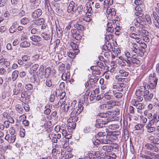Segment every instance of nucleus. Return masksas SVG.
Segmentation results:
<instances>
[{
  "mask_svg": "<svg viewBox=\"0 0 159 159\" xmlns=\"http://www.w3.org/2000/svg\"><path fill=\"white\" fill-rule=\"evenodd\" d=\"M118 114V112L115 110L109 111L107 113H99L97 116L95 126L98 128L105 127L108 122L115 120L116 117L115 116Z\"/></svg>",
  "mask_w": 159,
  "mask_h": 159,
  "instance_id": "1",
  "label": "nucleus"
},
{
  "mask_svg": "<svg viewBox=\"0 0 159 159\" xmlns=\"http://www.w3.org/2000/svg\"><path fill=\"white\" fill-rule=\"evenodd\" d=\"M146 83L143 84V86H140L139 88L136 90L135 92L136 98L138 102H141L143 100L144 98L146 101H150L153 96V94L152 93H149V92L146 88Z\"/></svg>",
  "mask_w": 159,
  "mask_h": 159,
  "instance_id": "2",
  "label": "nucleus"
},
{
  "mask_svg": "<svg viewBox=\"0 0 159 159\" xmlns=\"http://www.w3.org/2000/svg\"><path fill=\"white\" fill-rule=\"evenodd\" d=\"M89 92H87L84 95H82L79 102L78 109H75L73 111L77 113V114H79L83 110L84 107L83 105L84 104L85 101H88Z\"/></svg>",
  "mask_w": 159,
  "mask_h": 159,
  "instance_id": "3",
  "label": "nucleus"
},
{
  "mask_svg": "<svg viewBox=\"0 0 159 159\" xmlns=\"http://www.w3.org/2000/svg\"><path fill=\"white\" fill-rule=\"evenodd\" d=\"M77 113L74 111L70 112V117L67 120V126L70 128L74 129L75 127V122L78 119V117L77 116L79 115L77 114Z\"/></svg>",
  "mask_w": 159,
  "mask_h": 159,
  "instance_id": "4",
  "label": "nucleus"
},
{
  "mask_svg": "<svg viewBox=\"0 0 159 159\" xmlns=\"http://www.w3.org/2000/svg\"><path fill=\"white\" fill-rule=\"evenodd\" d=\"M158 78L156 76V74L155 73H153L152 74H151L149 76V82L148 85L150 89H155L156 86Z\"/></svg>",
  "mask_w": 159,
  "mask_h": 159,
  "instance_id": "5",
  "label": "nucleus"
},
{
  "mask_svg": "<svg viewBox=\"0 0 159 159\" xmlns=\"http://www.w3.org/2000/svg\"><path fill=\"white\" fill-rule=\"evenodd\" d=\"M102 153L100 154L99 151L95 152L94 154L93 158L94 159H116V156L114 153H111L106 155L105 158L101 157Z\"/></svg>",
  "mask_w": 159,
  "mask_h": 159,
  "instance_id": "6",
  "label": "nucleus"
},
{
  "mask_svg": "<svg viewBox=\"0 0 159 159\" xmlns=\"http://www.w3.org/2000/svg\"><path fill=\"white\" fill-rule=\"evenodd\" d=\"M23 88L22 84L20 83H18L17 86L13 89V94L17 95L20 93L22 92Z\"/></svg>",
  "mask_w": 159,
  "mask_h": 159,
  "instance_id": "7",
  "label": "nucleus"
},
{
  "mask_svg": "<svg viewBox=\"0 0 159 159\" xmlns=\"http://www.w3.org/2000/svg\"><path fill=\"white\" fill-rule=\"evenodd\" d=\"M72 37L75 39L79 40L82 38L81 35L79 33L78 30L76 29H73L71 31Z\"/></svg>",
  "mask_w": 159,
  "mask_h": 159,
  "instance_id": "8",
  "label": "nucleus"
},
{
  "mask_svg": "<svg viewBox=\"0 0 159 159\" xmlns=\"http://www.w3.org/2000/svg\"><path fill=\"white\" fill-rule=\"evenodd\" d=\"M84 11L85 13H89L88 14L89 16H91L93 11H92V8L90 5V2H88L86 3L84 7Z\"/></svg>",
  "mask_w": 159,
  "mask_h": 159,
  "instance_id": "9",
  "label": "nucleus"
},
{
  "mask_svg": "<svg viewBox=\"0 0 159 159\" xmlns=\"http://www.w3.org/2000/svg\"><path fill=\"white\" fill-rule=\"evenodd\" d=\"M145 147L147 149L153 152H157L159 150L158 148L155 145H153L151 143H147L145 145Z\"/></svg>",
  "mask_w": 159,
  "mask_h": 159,
  "instance_id": "10",
  "label": "nucleus"
},
{
  "mask_svg": "<svg viewBox=\"0 0 159 159\" xmlns=\"http://www.w3.org/2000/svg\"><path fill=\"white\" fill-rule=\"evenodd\" d=\"M144 28H141V29H139L137 32H136V33L138 34L137 35H139V36L143 37H144L145 36H147L148 35L149 33L148 31L144 30Z\"/></svg>",
  "mask_w": 159,
  "mask_h": 159,
  "instance_id": "11",
  "label": "nucleus"
},
{
  "mask_svg": "<svg viewBox=\"0 0 159 159\" xmlns=\"http://www.w3.org/2000/svg\"><path fill=\"white\" fill-rule=\"evenodd\" d=\"M42 11L40 9H38L31 13V16L34 19H36L40 17L42 14Z\"/></svg>",
  "mask_w": 159,
  "mask_h": 159,
  "instance_id": "12",
  "label": "nucleus"
},
{
  "mask_svg": "<svg viewBox=\"0 0 159 159\" xmlns=\"http://www.w3.org/2000/svg\"><path fill=\"white\" fill-rule=\"evenodd\" d=\"M124 55L125 58L126 59V62L127 64V66L128 67L130 66V61H131L132 57H131V53L127 51H126L124 52Z\"/></svg>",
  "mask_w": 159,
  "mask_h": 159,
  "instance_id": "13",
  "label": "nucleus"
},
{
  "mask_svg": "<svg viewBox=\"0 0 159 159\" xmlns=\"http://www.w3.org/2000/svg\"><path fill=\"white\" fill-rule=\"evenodd\" d=\"M140 157L141 159H151V152L146 151L144 153H141Z\"/></svg>",
  "mask_w": 159,
  "mask_h": 159,
  "instance_id": "14",
  "label": "nucleus"
},
{
  "mask_svg": "<svg viewBox=\"0 0 159 159\" xmlns=\"http://www.w3.org/2000/svg\"><path fill=\"white\" fill-rule=\"evenodd\" d=\"M21 97L20 98V100L22 102L25 103L28 100V98L27 97L26 93L25 91H23L21 93Z\"/></svg>",
  "mask_w": 159,
  "mask_h": 159,
  "instance_id": "15",
  "label": "nucleus"
},
{
  "mask_svg": "<svg viewBox=\"0 0 159 159\" xmlns=\"http://www.w3.org/2000/svg\"><path fill=\"white\" fill-rule=\"evenodd\" d=\"M98 67L93 66L91 67L90 69L93 70L92 72L93 74V75H99L101 74V70L98 68Z\"/></svg>",
  "mask_w": 159,
  "mask_h": 159,
  "instance_id": "16",
  "label": "nucleus"
},
{
  "mask_svg": "<svg viewBox=\"0 0 159 159\" xmlns=\"http://www.w3.org/2000/svg\"><path fill=\"white\" fill-rule=\"evenodd\" d=\"M16 139V136L14 135H7L5 138V139L7 140L9 143H13Z\"/></svg>",
  "mask_w": 159,
  "mask_h": 159,
  "instance_id": "17",
  "label": "nucleus"
},
{
  "mask_svg": "<svg viewBox=\"0 0 159 159\" xmlns=\"http://www.w3.org/2000/svg\"><path fill=\"white\" fill-rule=\"evenodd\" d=\"M153 125L149 123L145 126L147 131L149 133H152L155 130V128L152 126Z\"/></svg>",
  "mask_w": 159,
  "mask_h": 159,
  "instance_id": "18",
  "label": "nucleus"
},
{
  "mask_svg": "<svg viewBox=\"0 0 159 159\" xmlns=\"http://www.w3.org/2000/svg\"><path fill=\"white\" fill-rule=\"evenodd\" d=\"M131 47H132L131 48V51L134 52L135 53H139V48L137 44L135 43H132Z\"/></svg>",
  "mask_w": 159,
  "mask_h": 159,
  "instance_id": "19",
  "label": "nucleus"
},
{
  "mask_svg": "<svg viewBox=\"0 0 159 159\" xmlns=\"http://www.w3.org/2000/svg\"><path fill=\"white\" fill-rule=\"evenodd\" d=\"M135 107L138 110L137 111L139 113H142L141 110L144 108V105L143 103L139 102L137 103V104L136 105Z\"/></svg>",
  "mask_w": 159,
  "mask_h": 159,
  "instance_id": "20",
  "label": "nucleus"
},
{
  "mask_svg": "<svg viewBox=\"0 0 159 159\" xmlns=\"http://www.w3.org/2000/svg\"><path fill=\"white\" fill-rule=\"evenodd\" d=\"M159 120V117H157V115L156 114H154L153 116V118L149 121V123L151 124H152L154 125L155 123H156Z\"/></svg>",
  "mask_w": 159,
  "mask_h": 159,
  "instance_id": "21",
  "label": "nucleus"
},
{
  "mask_svg": "<svg viewBox=\"0 0 159 159\" xmlns=\"http://www.w3.org/2000/svg\"><path fill=\"white\" fill-rule=\"evenodd\" d=\"M34 25H40L43 24L44 23V20L43 18H40L36 20L33 21Z\"/></svg>",
  "mask_w": 159,
  "mask_h": 159,
  "instance_id": "22",
  "label": "nucleus"
},
{
  "mask_svg": "<svg viewBox=\"0 0 159 159\" xmlns=\"http://www.w3.org/2000/svg\"><path fill=\"white\" fill-rule=\"evenodd\" d=\"M30 39L34 42H38L40 41L42 39V38L39 36L33 35L30 37Z\"/></svg>",
  "mask_w": 159,
  "mask_h": 159,
  "instance_id": "23",
  "label": "nucleus"
},
{
  "mask_svg": "<svg viewBox=\"0 0 159 159\" xmlns=\"http://www.w3.org/2000/svg\"><path fill=\"white\" fill-rule=\"evenodd\" d=\"M52 107V106L50 104H46L45 106V110L44 111V113L46 115H49L51 112L50 108Z\"/></svg>",
  "mask_w": 159,
  "mask_h": 159,
  "instance_id": "24",
  "label": "nucleus"
},
{
  "mask_svg": "<svg viewBox=\"0 0 159 159\" xmlns=\"http://www.w3.org/2000/svg\"><path fill=\"white\" fill-rule=\"evenodd\" d=\"M75 3L73 1H71L69 3L67 9L68 12H70L73 10L75 7Z\"/></svg>",
  "mask_w": 159,
  "mask_h": 159,
  "instance_id": "25",
  "label": "nucleus"
},
{
  "mask_svg": "<svg viewBox=\"0 0 159 159\" xmlns=\"http://www.w3.org/2000/svg\"><path fill=\"white\" fill-rule=\"evenodd\" d=\"M107 137L106 135L103 137L100 138L101 143H102L108 144L110 143V140L107 139Z\"/></svg>",
  "mask_w": 159,
  "mask_h": 159,
  "instance_id": "26",
  "label": "nucleus"
},
{
  "mask_svg": "<svg viewBox=\"0 0 159 159\" xmlns=\"http://www.w3.org/2000/svg\"><path fill=\"white\" fill-rule=\"evenodd\" d=\"M41 36L46 40H49L51 37L50 34L45 32H43L42 33Z\"/></svg>",
  "mask_w": 159,
  "mask_h": 159,
  "instance_id": "27",
  "label": "nucleus"
},
{
  "mask_svg": "<svg viewBox=\"0 0 159 159\" xmlns=\"http://www.w3.org/2000/svg\"><path fill=\"white\" fill-rule=\"evenodd\" d=\"M113 148V147L110 145H106L102 147V149L104 151L109 152Z\"/></svg>",
  "mask_w": 159,
  "mask_h": 159,
  "instance_id": "28",
  "label": "nucleus"
},
{
  "mask_svg": "<svg viewBox=\"0 0 159 159\" xmlns=\"http://www.w3.org/2000/svg\"><path fill=\"white\" fill-rule=\"evenodd\" d=\"M113 2V0H105L103 2V6L104 8L107 7L111 5Z\"/></svg>",
  "mask_w": 159,
  "mask_h": 159,
  "instance_id": "29",
  "label": "nucleus"
},
{
  "mask_svg": "<svg viewBox=\"0 0 159 159\" xmlns=\"http://www.w3.org/2000/svg\"><path fill=\"white\" fill-rule=\"evenodd\" d=\"M98 80V77L95 76L93 78H90L89 80V82L91 85H93L96 83Z\"/></svg>",
  "mask_w": 159,
  "mask_h": 159,
  "instance_id": "30",
  "label": "nucleus"
},
{
  "mask_svg": "<svg viewBox=\"0 0 159 159\" xmlns=\"http://www.w3.org/2000/svg\"><path fill=\"white\" fill-rule=\"evenodd\" d=\"M70 102H65L64 103V111L65 112H68V111L70 109Z\"/></svg>",
  "mask_w": 159,
  "mask_h": 159,
  "instance_id": "31",
  "label": "nucleus"
},
{
  "mask_svg": "<svg viewBox=\"0 0 159 159\" xmlns=\"http://www.w3.org/2000/svg\"><path fill=\"white\" fill-rule=\"evenodd\" d=\"M16 24L15 23H14L12 24L11 26L10 27L9 30L10 33H13L16 30Z\"/></svg>",
  "mask_w": 159,
  "mask_h": 159,
  "instance_id": "32",
  "label": "nucleus"
},
{
  "mask_svg": "<svg viewBox=\"0 0 159 159\" xmlns=\"http://www.w3.org/2000/svg\"><path fill=\"white\" fill-rule=\"evenodd\" d=\"M30 43L27 41L22 42L20 44V46L22 48L28 47H30Z\"/></svg>",
  "mask_w": 159,
  "mask_h": 159,
  "instance_id": "33",
  "label": "nucleus"
},
{
  "mask_svg": "<svg viewBox=\"0 0 159 159\" xmlns=\"http://www.w3.org/2000/svg\"><path fill=\"white\" fill-rule=\"evenodd\" d=\"M19 71L17 70H15L13 72L12 75V79L13 81H15L18 77Z\"/></svg>",
  "mask_w": 159,
  "mask_h": 159,
  "instance_id": "34",
  "label": "nucleus"
},
{
  "mask_svg": "<svg viewBox=\"0 0 159 159\" xmlns=\"http://www.w3.org/2000/svg\"><path fill=\"white\" fill-rule=\"evenodd\" d=\"M22 10L19 13V14L22 16H24L25 14V11L27 9V7L25 5H23L22 6Z\"/></svg>",
  "mask_w": 159,
  "mask_h": 159,
  "instance_id": "35",
  "label": "nucleus"
},
{
  "mask_svg": "<svg viewBox=\"0 0 159 159\" xmlns=\"http://www.w3.org/2000/svg\"><path fill=\"white\" fill-rule=\"evenodd\" d=\"M97 65L94 66L98 67V68L99 69L101 70L102 69H104L105 68V66L104 65L103 63L100 61H98L97 62Z\"/></svg>",
  "mask_w": 159,
  "mask_h": 159,
  "instance_id": "36",
  "label": "nucleus"
},
{
  "mask_svg": "<svg viewBox=\"0 0 159 159\" xmlns=\"http://www.w3.org/2000/svg\"><path fill=\"white\" fill-rule=\"evenodd\" d=\"M76 100H74L71 102V105H70L71 112L73 111L75 109H78V107H75V105L76 104Z\"/></svg>",
  "mask_w": 159,
  "mask_h": 159,
  "instance_id": "37",
  "label": "nucleus"
},
{
  "mask_svg": "<svg viewBox=\"0 0 159 159\" xmlns=\"http://www.w3.org/2000/svg\"><path fill=\"white\" fill-rule=\"evenodd\" d=\"M28 30H31V33L32 34H36L38 31V29L36 28H33L32 26H30L28 28Z\"/></svg>",
  "mask_w": 159,
  "mask_h": 159,
  "instance_id": "38",
  "label": "nucleus"
},
{
  "mask_svg": "<svg viewBox=\"0 0 159 159\" xmlns=\"http://www.w3.org/2000/svg\"><path fill=\"white\" fill-rule=\"evenodd\" d=\"M103 48L105 51H110L111 48V45L110 43H108L107 45H104L103 46Z\"/></svg>",
  "mask_w": 159,
  "mask_h": 159,
  "instance_id": "39",
  "label": "nucleus"
},
{
  "mask_svg": "<svg viewBox=\"0 0 159 159\" xmlns=\"http://www.w3.org/2000/svg\"><path fill=\"white\" fill-rule=\"evenodd\" d=\"M51 68L50 67H47L45 69L44 73V76L46 78H48L51 74Z\"/></svg>",
  "mask_w": 159,
  "mask_h": 159,
  "instance_id": "40",
  "label": "nucleus"
},
{
  "mask_svg": "<svg viewBox=\"0 0 159 159\" xmlns=\"http://www.w3.org/2000/svg\"><path fill=\"white\" fill-rule=\"evenodd\" d=\"M56 27L57 34H58L61 35L63 32V29L59 26V25H57L56 24Z\"/></svg>",
  "mask_w": 159,
  "mask_h": 159,
  "instance_id": "41",
  "label": "nucleus"
},
{
  "mask_svg": "<svg viewBox=\"0 0 159 159\" xmlns=\"http://www.w3.org/2000/svg\"><path fill=\"white\" fill-rule=\"evenodd\" d=\"M114 96L116 98H121L123 96V94L119 92H116L115 91H113Z\"/></svg>",
  "mask_w": 159,
  "mask_h": 159,
  "instance_id": "42",
  "label": "nucleus"
},
{
  "mask_svg": "<svg viewBox=\"0 0 159 159\" xmlns=\"http://www.w3.org/2000/svg\"><path fill=\"white\" fill-rule=\"evenodd\" d=\"M151 16L152 21L156 20L157 19H159V16L156 12H153L152 14L151 15Z\"/></svg>",
  "mask_w": 159,
  "mask_h": 159,
  "instance_id": "43",
  "label": "nucleus"
},
{
  "mask_svg": "<svg viewBox=\"0 0 159 159\" xmlns=\"http://www.w3.org/2000/svg\"><path fill=\"white\" fill-rule=\"evenodd\" d=\"M67 55L69 57L72 59L74 58L75 57V52H74V51L73 50L68 52H67Z\"/></svg>",
  "mask_w": 159,
  "mask_h": 159,
  "instance_id": "44",
  "label": "nucleus"
},
{
  "mask_svg": "<svg viewBox=\"0 0 159 159\" xmlns=\"http://www.w3.org/2000/svg\"><path fill=\"white\" fill-rule=\"evenodd\" d=\"M132 63L135 64L137 65H139L141 63V61L139 60L136 58V57L133 59H132L131 61H130V66Z\"/></svg>",
  "mask_w": 159,
  "mask_h": 159,
  "instance_id": "45",
  "label": "nucleus"
},
{
  "mask_svg": "<svg viewBox=\"0 0 159 159\" xmlns=\"http://www.w3.org/2000/svg\"><path fill=\"white\" fill-rule=\"evenodd\" d=\"M46 85L48 87H51L52 85V79H47L46 81Z\"/></svg>",
  "mask_w": 159,
  "mask_h": 159,
  "instance_id": "46",
  "label": "nucleus"
},
{
  "mask_svg": "<svg viewBox=\"0 0 159 159\" xmlns=\"http://www.w3.org/2000/svg\"><path fill=\"white\" fill-rule=\"evenodd\" d=\"M29 19L27 17H24L20 20V22L22 24L24 25L26 24L29 22Z\"/></svg>",
  "mask_w": 159,
  "mask_h": 159,
  "instance_id": "47",
  "label": "nucleus"
},
{
  "mask_svg": "<svg viewBox=\"0 0 159 159\" xmlns=\"http://www.w3.org/2000/svg\"><path fill=\"white\" fill-rule=\"evenodd\" d=\"M109 129L111 130H115L118 129L119 127V125L117 124H111L108 126Z\"/></svg>",
  "mask_w": 159,
  "mask_h": 159,
  "instance_id": "48",
  "label": "nucleus"
},
{
  "mask_svg": "<svg viewBox=\"0 0 159 159\" xmlns=\"http://www.w3.org/2000/svg\"><path fill=\"white\" fill-rule=\"evenodd\" d=\"M74 26L75 28H76L78 30H79L81 31H83L84 30V26L79 24H76Z\"/></svg>",
  "mask_w": 159,
  "mask_h": 159,
  "instance_id": "49",
  "label": "nucleus"
},
{
  "mask_svg": "<svg viewBox=\"0 0 159 159\" xmlns=\"http://www.w3.org/2000/svg\"><path fill=\"white\" fill-rule=\"evenodd\" d=\"M119 72L122 76L126 77L129 75V73L125 71L124 70H119Z\"/></svg>",
  "mask_w": 159,
  "mask_h": 159,
  "instance_id": "50",
  "label": "nucleus"
},
{
  "mask_svg": "<svg viewBox=\"0 0 159 159\" xmlns=\"http://www.w3.org/2000/svg\"><path fill=\"white\" fill-rule=\"evenodd\" d=\"M151 159H159V154L151 152Z\"/></svg>",
  "mask_w": 159,
  "mask_h": 159,
  "instance_id": "51",
  "label": "nucleus"
},
{
  "mask_svg": "<svg viewBox=\"0 0 159 159\" xmlns=\"http://www.w3.org/2000/svg\"><path fill=\"white\" fill-rule=\"evenodd\" d=\"M143 23H139L138 22H134L135 25L137 28L141 29V28H144L145 26L143 25Z\"/></svg>",
  "mask_w": 159,
  "mask_h": 159,
  "instance_id": "52",
  "label": "nucleus"
},
{
  "mask_svg": "<svg viewBox=\"0 0 159 159\" xmlns=\"http://www.w3.org/2000/svg\"><path fill=\"white\" fill-rule=\"evenodd\" d=\"M4 128V125L0 124V138L3 137L4 134L2 132V130H3Z\"/></svg>",
  "mask_w": 159,
  "mask_h": 159,
  "instance_id": "53",
  "label": "nucleus"
},
{
  "mask_svg": "<svg viewBox=\"0 0 159 159\" xmlns=\"http://www.w3.org/2000/svg\"><path fill=\"white\" fill-rule=\"evenodd\" d=\"M90 16H89L88 15L87 16H85L83 17L81 19L86 21L89 22L92 20V18Z\"/></svg>",
  "mask_w": 159,
  "mask_h": 159,
  "instance_id": "54",
  "label": "nucleus"
},
{
  "mask_svg": "<svg viewBox=\"0 0 159 159\" xmlns=\"http://www.w3.org/2000/svg\"><path fill=\"white\" fill-rule=\"evenodd\" d=\"M106 132H99L98 133L97 136H96V137H97L98 136H99V139L100 138L104 137L106 135Z\"/></svg>",
  "mask_w": 159,
  "mask_h": 159,
  "instance_id": "55",
  "label": "nucleus"
},
{
  "mask_svg": "<svg viewBox=\"0 0 159 159\" xmlns=\"http://www.w3.org/2000/svg\"><path fill=\"white\" fill-rule=\"evenodd\" d=\"M95 92L93 91V92L91 93L90 95L89 99L90 101H92L96 97V95L95 94Z\"/></svg>",
  "mask_w": 159,
  "mask_h": 159,
  "instance_id": "56",
  "label": "nucleus"
},
{
  "mask_svg": "<svg viewBox=\"0 0 159 159\" xmlns=\"http://www.w3.org/2000/svg\"><path fill=\"white\" fill-rule=\"evenodd\" d=\"M25 88L28 90H31L33 88V86L30 84H28L25 85Z\"/></svg>",
  "mask_w": 159,
  "mask_h": 159,
  "instance_id": "57",
  "label": "nucleus"
},
{
  "mask_svg": "<svg viewBox=\"0 0 159 159\" xmlns=\"http://www.w3.org/2000/svg\"><path fill=\"white\" fill-rule=\"evenodd\" d=\"M24 67L25 69H27L29 68L32 65V63L30 61H28L24 63Z\"/></svg>",
  "mask_w": 159,
  "mask_h": 159,
  "instance_id": "58",
  "label": "nucleus"
},
{
  "mask_svg": "<svg viewBox=\"0 0 159 159\" xmlns=\"http://www.w3.org/2000/svg\"><path fill=\"white\" fill-rule=\"evenodd\" d=\"M113 9H107V12L108 14H111V15H115L116 14V12L115 11H112ZM113 11H114V10L113 9Z\"/></svg>",
  "mask_w": 159,
  "mask_h": 159,
  "instance_id": "59",
  "label": "nucleus"
},
{
  "mask_svg": "<svg viewBox=\"0 0 159 159\" xmlns=\"http://www.w3.org/2000/svg\"><path fill=\"white\" fill-rule=\"evenodd\" d=\"M91 130V128L89 126L85 127L84 129V132L85 133H88Z\"/></svg>",
  "mask_w": 159,
  "mask_h": 159,
  "instance_id": "60",
  "label": "nucleus"
},
{
  "mask_svg": "<svg viewBox=\"0 0 159 159\" xmlns=\"http://www.w3.org/2000/svg\"><path fill=\"white\" fill-rule=\"evenodd\" d=\"M113 37V35L112 34H109L106 36L105 39L107 41H108L112 39Z\"/></svg>",
  "mask_w": 159,
  "mask_h": 159,
  "instance_id": "61",
  "label": "nucleus"
},
{
  "mask_svg": "<svg viewBox=\"0 0 159 159\" xmlns=\"http://www.w3.org/2000/svg\"><path fill=\"white\" fill-rule=\"evenodd\" d=\"M153 23L156 27L159 28V19L153 21Z\"/></svg>",
  "mask_w": 159,
  "mask_h": 159,
  "instance_id": "62",
  "label": "nucleus"
},
{
  "mask_svg": "<svg viewBox=\"0 0 159 159\" xmlns=\"http://www.w3.org/2000/svg\"><path fill=\"white\" fill-rule=\"evenodd\" d=\"M142 128V125L141 124L136 125L134 127L135 129L136 130H140Z\"/></svg>",
  "mask_w": 159,
  "mask_h": 159,
  "instance_id": "63",
  "label": "nucleus"
},
{
  "mask_svg": "<svg viewBox=\"0 0 159 159\" xmlns=\"http://www.w3.org/2000/svg\"><path fill=\"white\" fill-rule=\"evenodd\" d=\"M145 18L148 23L150 25H151L152 23V19L148 16H146Z\"/></svg>",
  "mask_w": 159,
  "mask_h": 159,
  "instance_id": "64",
  "label": "nucleus"
}]
</instances>
